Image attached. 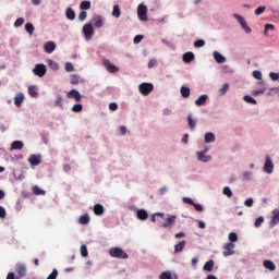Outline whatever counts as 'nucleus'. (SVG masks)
<instances>
[{"label": "nucleus", "instance_id": "obj_1", "mask_svg": "<svg viewBox=\"0 0 279 279\" xmlns=\"http://www.w3.org/2000/svg\"><path fill=\"white\" fill-rule=\"evenodd\" d=\"M15 270H16L17 277L16 275H14V272H9L7 275V279H21V278H24V276L27 274V268L23 264H16Z\"/></svg>", "mask_w": 279, "mask_h": 279}, {"label": "nucleus", "instance_id": "obj_2", "mask_svg": "<svg viewBox=\"0 0 279 279\" xmlns=\"http://www.w3.org/2000/svg\"><path fill=\"white\" fill-rule=\"evenodd\" d=\"M110 256H112V258H122V259H128V253H125V251H123V248L121 247H112L109 251Z\"/></svg>", "mask_w": 279, "mask_h": 279}, {"label": "nucleus", "instance_id": "obj_3", "mask_svg": "<svg viewBox=\"0 0 279 279\" xmlns=\"http://www.w3.org/2000/svg\"><path fill=\"white\" fill-rule=\"evenodd\" d=\"M83 35L85 40L93 39V36L95 35V28L93 27V24L87 23L83 26Z\"/></svg>", "mask_w": 279, "mask_h": 279}, {"label": "nucleus", "instance_id": "obj_4", "mask_svg": "<svg viewBox=\"0 0 279 279\" xmlns=\"http://www.w3.org/2000/svg\"><path fill=\"white\" fill-rule=\"evenodd\" d=\"M138 90L141 95H144V97H147L149 93L154 90V84L151 83H142L138 85Z\"/></svg>", "mask_w": 279, "mask_h": 279}, {"label": "nucleus", "instance_id": "obj_5", "mask_svg": "<svg viewBox=\"0 0 279 279\" xmlns=\"http://www.w3.org/2000/svg\"><path fill=\"white\" fill-rule=\"evenodd\" d=\"M234 19H236L238 23H240L242 29H244V32L246 34H252V28H250V26H247V22H245V19L239 14H233Z\"/></svg>", "mask_w": 279, "mask_h": 279}, {"label": "nucleus", "instance_id": "obj_6", "mask_svg": "<svg viewBox=\"0 0 279 279\" xmlns=\"http://www.w3.org/2000/svg\"><path fill=\"white\" fill-rule=\"evenodd\" d=\"M102 66H105V69L108 71V73H119V68L117 65L112 64V62H110V60L104 59Z\"/></svg>", "mask_w": 279, "mask_h": 279}, {"label": "nucleus", "instance_id": "obj_7", "mask_svg": "<svg viewBox=\"0 0 279 279\" xmlns=\"http://www.w3.org/2000/svg\"><path fill=\"white\" fill-rule=\"evenodd\" d=\"M137 16L140 21H147V7L144 4H140L137 7Z\"/></svg>", "mask_w": 279, "mask_h": 279}, {"label": "nucleus", "instance_id": "obj_8", "mask_svg": "<svg viewBox=\"0 0 279 279\" xmlns=\"http://www.w3.org/2000/svg\"><path fill=\"white\" fill-rule=\"evenodd\" d=\"M68 99H74L77 104L82 101V94L77 92V89H71L70 92H66Z\"/></svg>", "mask_w": 279, "mask_h": 279}, {"label": "nucleus", "instance_id": "obj_9", "mask_svg": "<svg viewBox=\"0 0 279 279\" xmlns=\"http://www.w3.org/2000/svg\"><path fill=\"white\" fill-rule=\"evenodd\" d=\"M264 171L268 174L274 173V161H271L269 156L265 158Z\"/></svg>", "mask_w": 279, "mask_h": 279}, {"label": "nucleus", "instance_id": "obj_10", "mask_svg": "<svg viewBox=\"0 0 279 279\" xmlns=\"http://www.w3.org/2000/svg\"><path fill=\"white\" fill-rule=\"evenodd\" d=\"M223 252L222 255L228 257V256H232V254H234V243L229 242L227 244H225L223 246Z\"/></svg>", "mask_w": 279, "mask_h": 279}, {"label": "nucleus", "instance_id": "obj_11", "mask_svg": "<svg viewBox=\"0 0 279 279\" xmlns=\"http://www.w3.org/2000/svg\"><path fill=\"white\" fill-rule=\"evenodd\" d=\"M278 223H279V210L274 209L272 210V216H271L270 221H269V226H270V228H275V226H278Z\"/></svg>", "mask_w": 279, "mask_h": 279}, {"label": "nucleus", "instance_id": "obj_12", "mask_svg": "<svg viewBox=\"0 0 279 279\" xmlns=\"http://www.w3.org/2000/svg\"><path fill=\"white\" fill-rule=\"evenodd\" d=\"M36 75L38 77H45L47 75V65L46 64H36Z\"/></svg>", "mask_w": 279, "mask_h": 279}, {"label": "nucleus", "instance_id": "obj_13", "mask_svg": "<svg viewBox=\"0 0 279 279\" xmlns=\"http://www.w3.org/2000/svg\"><path fill=\"white\" fill-rule=\"evenodd\" d=\"M45 53H53L56 51V43L48 41L44 45Z\"/></svg>", "mask_w": 279, "mask_h": 279}, {"label": "nucleus", "instance_id": "obj_14", "mask_svg": "<svg viewBox=\"0 0 279 279\" xmlns=\"http://www.w3.org/2000/svg\"><path fill=\"white\" fill-rule=\"evenodd\" d=\"M23 101H25V96L23 95V93L15 95L14 105L16 106V108H21V106H23Z\"/></svg>", "mask_w": 279, "mask_h": 279}, {"label": "nucleus", "instance_id": "obj_15", "mask_svg": "<svg viewBox=\"0 0 279 279\" xmlns=\"http://www.w3.org/2000/svg\"><path fill=\"white\" fill-rule=\"evenodd\" d=\"M136 217L141 221H146V219H148V217H149V214H147V210H145V209H138L136 211Z\"/></svg>", "mask_w": 279, "mask_h": 279}, {"label": "nucleus", "instance_id": "obj_16", "mask_svg": "<svg viewBox=\"0 0 279 279\" xmlns=\"http://www.w3.org/2000/svg\"><path fill=\"white\" fill-rule=\"evenodd\" d=\"M175 223V216H169L166 219V223L161 225V228H171V226H173Z\"/></svg>", "mask_w": 279, "mask_h": 279}, {"label": "nucleus", "instance_id": "obj_17", "mask_svg": "<svg viewBox=\"0 0 279 279\" xmlns=\"http://www.w3.org/2000/svg\"><path fill=\"white\" fill-rule=\"evenodd\" d=\"M193 60H195V53L185 52L183 54V62H185V64H189V63L193 62Z\"/></svg>", "mask_w": 279, "mask_h": 279}, {"label": "nucleus", "instance_id": "obj_18", "mask_svg": "<svg viewBox=\"0 0 279 279\" xmlns=\"http://www.w3.org/2000/svg\"><path fill=\"white\" fill-rule=\"evenodd\" d=\"M184 247H186V241L179 242L174 245V254H180V252L184 251Z\"/></svg>", "mask_w": 279, "mask_h": 279}, {"label": "nucleus", "instance_id": "obj_19", "mask_svg": "<svg viewBox=\"0 0 279 279\" xmlns=\"http://www.w3.org/2000/svg\"><path fill=\"white\" fill-rule=\"evenodd\" d=\"M24 146H25V144H23L22 141H14L11 144V151H14V149L21 150V149H23Z\"/></svg>", "mask_w": 279, "mask_h": 279}, {"label": "nucleus", "instance_id": "obj_20", "mask_svg": "<svg viewBox=\"0 0 279 279\" xmlns=\"http://www.w3.org/2000/svg\"><path fill=\"white\" fill-rule=\"evenodd\" d=\"M263 265L266 269H269V271H276V264H274V262L266 259L263 262Z\"/></svg>", "mask_w": 279, "mask_h": 279}, {"label": "nucleus", "instance_id": "obj_21", "mask_svg": "<svg viewBox=\"0 0 279 279\" xmlns=\"http://www.w3.org/2000/svg\"><path fill=\"white\" fill-rule=\"evenodd\" d=\"M78 223L82 226H88V223H90V216H88V214L82 215L78 219Z\"/></svg>", "mask_w": 279, "mask_h": 279}, {"label": "nucleus", "instance_id": "obj_22", "mask_svg": "<svg viewBox=\"0 0 279 279\" xmlns=\"http://www.w3.org/2000/svg\"><path fill=\"white\" fill-rule=\"evenodd\" d=\"M214 59L216 60V62L218 64H223V62H226V57H223L221 53H219L218 51L214 52Z\"/></svg>", "mask_w": 279, "mask_h": 279}, {"label": "nucleus", "instance_id": "obj_23", "mask_svg": "<svg viewBox=\"0 0 279 279\" xmlns=\"http://www.w3.org/2000/svg\"><path fill=\"white\" fill-rule=\"evenodd\" d=\"M65 16L69 21H75V11L72 8H68L65 11Z\"/></svg>", "mask_w": 279, "mask_h": 279}, {"label": "nucleus", "instance_id": "obj_24", "mask_svg": "<svg viewBox=\"0 0 279 279\" xmlns=\"http://www.w3.org/2000/svg\"><path fill=\"white\" fill-rule=\"evenodd\" d=\"M70 80H71L70 84H72L73 86H77V84H80V82H82V78L77 74H72L70 76Z\"/></svg>", "mask_w": 279, "mask_h": 279}, {"label": "nucleus", "instance_id": "obj_25", "mask_svg": "<svg viewBox=\"0 0 279 279\" xmlns=\"http://www.w3.org/2000/svg\"><path fill=\"white\" fill-rule=\"evenodd\" d=\"M197 158L201 162H209L210 156H206L204 151L197 153Z\"/></svg>", "mask_w": 279, "mask_h": 279}, {"label": "nucleus", "instance_id": "obj_26", "mask_svg": "<svg viewBox=\"0 0 279 279\" xmlns=\"http://www.w3.org/2000/svg\"><path fill=\"white\" fill-rule=\"evenodd\" d=\"M94 215H97V216L104 215V205H101V204H96V205L94 206Z\"/></svg>", "mask_w": 279, "mask_h": 279}, {"label": "nucleus", "instance_id": "obj_27", "mask_svg": "<svg viewBox=\"0 0 279 279\" xmlns=\"http://www.w3.org/2000/svg\"><path fill=\"white\" fill-rule=\"evenodd\" d=\"M213 267H215V262L213 259H209L205 263L203 269L204 271H213Z\"/></svg>", "mask_w": 279, "mask_h": 279}, {"label": "nucleus", "instance_id": "obj_28", "mask_svg": "<svg viewBox=\"0 0 279 279\" xmlns=\"http://www.w3.org/2000/svg\"><path fill=\"white\" fill-rule=\"evenodd\" d=\"M181 95L184 99H189V97H191V88L182 86Z\"/></svg>", "mask_w": 279, "mask_h": 279}, {"label": "nucleus", "instance_id": "obj_29", "mask_svg": "<svg viewBox=\"0 0 279 279\" xmlns=\"http://www.w3.org/2000/svg\"><path fill=\"white\" fill-rule=\"evenodd\" d=\"M215 133L209 132L205 134V143H215Z\"/></svg>", "mask_w": 279, "mask_h": 279}, {"label": "nucleus", "instance_id": "obj_30", "mask_svg": "<svg viewBox=\"0 0 279 279\" xmlns=\"http://www.w3.org/2000/svg\"><path fill=\"white\" fill-rule=\"evenodd\" d=\"M208 99L207 95H202L198 99L195 100L196 106H204Z\"/></svg>", "mask_w": 279, "mask_h": 279}, {"label": "nucleus", "instance_id": "obj_31", "mask_svg": "<svg viewBox=\"0 0 279 279\" xmlns=\"http://www.w3.org/2000/svg\"><path fill=\"white\" fill-rule=\"evenodd\" d=\"M112 16H114V19H119L121 16V9L119 8V4L113 5Z\"/></svg>", "mask_w": 279, "mask_h": 279}, {"label": "nucleus", "instance_id": "obj_32", "mask_svg": "<svg viewBox=\"0 0 279 279\" xmlns=\"http://www.w3.org/2000/svg\"><path fill=\"white\" fill-rule=\"evenodd\" d=\"M48 65L50 66V69H52V71H58L60 69V65H58V62L53 60H48Z\"/></svg>", "mask_w": 279, "mask_h": 279}, {"label": "nucleus", "instance_id": "obj_33", "mask_svg": "<svg viewBox=\"0 0 279 279\" xmlns=\"http://www.w3.org/2000/svg\"><path fill=\"white\" fill-rule=\"evenodd\" d=\"M230 243H236V241H239V235H236L235 232H231L229 233V236H228Z\"/></svg>", "mask_w": 279, "mask_h": 279}, {"label": "nucleus", "instance_id": "obj_34", "mask_svg": "<svg viewBox=\"0 0 279 279\" xmlns=\"http://www.w3.org/2000/svg\"><path fill=\"white\" fill-rule=\"evenodd\" d=\"M264 222H265V218L263 216H259L258 218H256L254 226L255 228H260V226H263Z\"/></svg>", "mask_w": 279, "mask_h": 279}, {"label": "nucleus", "instance_id": "obj_35", "mask_svg": "<svg viewBox=\"0 0 279 279\" xmlns=\"http://www.w3.org/2000/svg\"><path fill=\"white\" fill-rule=\"evenodd\" d=\"M80 8L82 10H90V1H87V0L82 1L81 4H80Z\"/></svg>", "mask_w": 279, "mask_h": 279}, {"label": "nucleus", "instance_id": "obj_36", "mask_svg": "<svg viewBox=\"0 0 279 279\" xmlns=\"http://www.w3.org/2000/svg\"><path fill=\"white\" fill-rule=\"evenodd\" d=\"M187 123H189V128H190L191 130H195L196 122H195V120H193V118L191 117V114L187 117Z\"/></svg>", "mask_w": 279, "mask_h": 279}, {"label": "nucleus", "instance_id": "obj_37", "mask_svg": "<svg viewBox=\"0 0 279 279\" xmlns=\"http://www.w3.org/2000/svg\"><path fill=\"white\" fill-rule=\"evenodd\" d=\"M34 24H32V23H27L26 25H25V31L32 36V34H34Z\"/></svg>", "mask_w": 279, "mask_h": 279}, {"label": "nucleus", "instance_id": "obj_38", "mask_svg": "<svg viewBox=\"0 0 279 279\" xmlns=\"http://www.w3.org/2000/svg\"><path fill=\"white\" fill-rule=\"evenodd\" d=\"M223 195H226L227 197H232V190L230 189V186H226L222 190Z\"/></svg>", "mask_w": 279, "mask_h": 279}, {"label": "nucleus", "instance_id": "obj_39", "mask_svg": "<svg viewBox=\"0 0 279 279\" xmlns=\"http://www.w3.org/2000/svg\"><path fill=\"white\" fill-rule=\"evenodd\" d=\"M229 88H230V84H228V83L223 84L222 88L219 89V94L226 95V93H228Z\"/></svg>", "mask_w": 279, "mask_h": 279}, {"label": "nucleus", "instance_id": "obj_40", "mask_svg": "<svg viewBox=\"0 0 279 279\" xmlns=\"http://www.w3.org/2000/svg\"><path fill=\"white\" fill-rule=\"evenodd\" d=\"M243 99L244 101H246V104H252L253 106H256V99L252 98L251 96H244Z\"/></svg>", "mask_w": 279, "mask_h": 279}, {"label": "nucleus", "instance_id": "obj_41", "mask_svg": "<svg viewBox=\"0 0 279 279\" xmlns=\"http://www.w3.org/2000/svg\"><path fill=\"white\" fill-rule=\"evenodd\" d=\"M84 110V107L80 104H76L72 107V112H82Z\"/></svg>", "mask_w": 279, "mask_h": 279}, {"label": "nucleus", "instance_id": "obj_42", "mask_svg": "<svg viewBox=\"0 0 279 279\" xmlns=\"http://www.w3.org/2000/svg\"><path fill=\"white\" fill-rule=\"evenodd\" d=\"M81 256H83L84 258L88 256V248L86 247V245L81 246Z\"/></svg>", "mask_w": 279, "mask_h": 279}, {"label": "nucleus", "instance_id": "obj_43", "mask_svg": "<svg viewBox=\"0 0 279 279\" xmlns=\"http://www.w3.org/2000/svg\"><path fill=\"white\" fill-rule=\"evenodd\" d=\"M159 278H160V279H172L171 272H169V271H163V272L160 274Z\"/></svg>", "mask_w": 279, "mask_h": 279}, {"label": "nucleus", "instance_id": "obj_44", "mask_svg": "<svg viewBox=\"0 0 279 279\" xmlns=\"http://www.w3.org/2000/svg\"><path fill=\"white\" fill-rule=\"evenodd\" d=\"M28 162L31 163V167H33V169L36 167V155H31V157L28 158Z\"/></svg>", "mask_w": 279, "mask_h": 279}, {"label": "nucleus", "instance_id": "obj_45", "mask_svg": "<svg viewBox=\"0 0 279 279\" xmlns=\"http://www.w3.org/2000/svg\"><path fill=\"white\" fill-rule=\"evenodd\" d=\"M24 23H25V19L19 17V19L14 22V27H21Z\"/></svg>", "mask_w": 279, "mask_h": 279}, {"label": "nucleus", "instance_id": "obj_46", "mask_svg": "<svg viewBox=\"0 0 279 279\" xmlns=\"http://www.w3.org/2000/svg\"><path fill=\"white\" fill-rule=\"evenodd\" d=\"M94 26L97 28L104 27V20H101V17H98L95 23Z\"/></svg>", "mask_w": 279, "mask_h": 279}, {"label": "nucleus", "instance_id": "obj_47", "mask_svg": "<svg viewBox=\"0 0 279 279\" xmlns=\"http://www.w3.org/2000/svg\"><path fill=\"white\" fill-rule=\"evenodd\" d=\"M269 77H270V80H272V82H278V80H279V73L270 72V73H269Z\"/></svg>", "mask_w": 279, "mask_h": 279}, {"label": "nucleus", "instance_id": "obj_48", "mask_svg": "<svg viewBox=\"0 0 279 279\" xmlns=\"http://www.w3.org/2000/svg\"><path fill=\"white\" fill-rule=\"evenodd\" d=\"M88 13L86 11H81L78 14V21H86Z\"/></svg>", "mask_w": 279, "mask_h": 279}, {"label": "nucleus", "instance_id": "obj_49", "mask_svg": "<svg viewBox=\"0 0 279 279\" xmlns=\"http://www.w3.org/2000/svg\"><path fill=\"white\" fill-rule=\"evenodd\" d=\"M28 95H31V97H36V86L28 87Z\"/></svg>", "mask_w": 279, "mask_h": 279}, {"label": "nucleus", "instance_id": "obj_50", "mask_svg": "<svg viewBox=\"0 0 279 279\" xmlns=\"http://www.w3.org/2000/svg\"><path fill=\"white\" fill-rule=\"evenodd\" d=\"M267 90V87L260 88V89H255L253 92V95L258 96V95H264V93Z\"/></svg>", "mask_w": 279, "mask_h": 279}, {"label": "nucleus", "instance_id": "obj_51", "mask_svg": "<svg viewBox=\"0 0 279 279\" xmlns=\"http://www.w3.org/2000/svg\"><path fill=\"white\" fill-rule=\"evenodd\" d=\"M244 206H246L247 208H252V206H254V199L253 198H247L244 202Z\"/></svg>", "mask_w": 279, "mask_h": 279}, {"label": "nucleus", "instance_id": "obj_52", "mask_svg": "<svg viewBox=\"0 0 279 279\" xmlns=\"http://www.w3.org/2000/svg\"><path fill=\"white\" fill-rule=\"evenodd\" d=\"M65 71L68 73L73 72L74 71L73 63H71V62L65 63Z\"/></svg>", "mask_w": 279, "mask_h": 279}, {"label": "nucleus", "instance_id": "obj_53", "mask_svg": "<svg viewBox=\"0 0 279 279\" xmlns=\"http://www.w3.org/2000/svg\"><path fill=\"white\" fill-rule=\"evenodd\" d=\"M265 10H266L265 7H258V8L255 10L254 14H255L256 16H259V14H263V12H265Z\"/></svg>", "mask_w": 279, "mask_h": 279}, {"label": "nucleus", "instance_id": "obj_54", "mask_svg": "<svg viewBox=\"0 0 279 279\" xmlns=\"http://www.w3.org/2000/svg\"><path fill=\"white\" fill-rule=\"evenodd\" d=\"M204 45H206V41H204L203 39H198L194 43V47H204Z\"/></svg>", "mask_w": 279, "mask_h": 279}, {"label": "nucleus", "instance_id": "obj_55", "mask_svg": "<svg viewBox=\"0 0 279 279\" xmlns=\"http://www.w3.org/2000/svg\"><path fill=\"white\" fill-rule=\"evenodd\" d=\"M62 101H63L62 96H58L56 98L54 104H56V106H58V108H62Z\"/></svg>", "mask_w": 279, "mask_h": 279}, {"label": "nucleus", "instance_id": "obj_56", "mask_svg": "<svg viewBox=\"0 0 279 279\" xmlns=\"http://www.w3.org/2000/svg\"><path fill=\"white\" fill-rule=\"evenodd\" d=\"M144 36L143 35H136L133 39L134 45H138L143 40Z\"/></svg>", "mask_w": 279, "mask_h": 279}, {"label": "nucleus", "instance_id": "obj_57", "mask_svg": "<svg viewBox=\"0 0 279 279\" xmlns=\"http://www.w3.org/2000/svg\"><path fill=\"white\" fill-rule=\"evenodd\" d=\"M253 77H255V80H263V73H260V71H254Z\"/></svg>", "mask_w": 279, "mask_h": 279}, {"label": "nucleus", "instance_id": "obj_58", "mask_svg": "<svg viewBox=\"0 0 279 279\" xmlns=\"http://www.w3.org/2000/svg\"><path fill=\"white\" fill-rule=\"evenodd\" d=\"M7 211L5 208H3V206H0V219H5L7 217Z\"/></svg>", "mask_w": 279, "mask_h": 279}, {"label": "nucleus", "instance_id": "obj_59", "mask_svg": "<svg viewBox=\"0 0 279 279\" xmlns=\"http://www.w3.org/2000/svg\"><path fill=\"white\" fill-rule=\"evenodd\" d=\"M192 206H194L195 210L197 213H203L204 211V207L201 204H193Z\"/></svg>", "mask_w": 279, "mask_h": 279}, {"label": "nucleus", "instance_id": "obj_60", "mask_svg": "<svg viewBox=\"0 0 279 279\" xmlns=\"http://www.w3.org/2000/svg\"><path fill=\"white\" fill-rule=\"evenodd\" d=\"M183 204H190V206H193L195 204V202H193L191 198L189 197H183Z\"/></svg>", "mask_w": 279, "mask_h": 279}, {"label": "nucleus", "instance_id": "obj_61", "mask_svg": "<svg viewBox=\"0 0 279 279\" xmlns=\"http://www.w3.org/2000/svg\"><path fill=\"white\" fill-rule=\"evenodd\" d=\"M109 110H112V111L119 110V105H117V102H111L109 105Z\"/></svg>", "mask_w": 279, "mask_h": 279}, {"label": "nucleus", "instance_id": "obj_62", "mask_svg": "<svg viewBox=\"0 0 279 279\" xmlns=\"http://www.w3.org/2000/svg\"><path fill=\"white\" fill-rule=\"evenodd\" d=\"M46 194H47V192H45V190L36 186V195H46Z\"/></svg>", "mask_w": 279, "mask_h": 279}, {"label": "nucleus", "instance_id": "obj_63", "mask_svg": "<svg viewBox=\"0 0 279 279\" xmlns=\"http://www.w3.org/2000/svg\"><path fill=\"white\" fill-rule=\"evenodd\" d=\"M119 132H120L121 136H125V134L128 132V128L122 125V126H120Z\"/></svg>", "mask_w": 279, "mask_h": 279}, {"label": "nucleus", "instance_id": "obj_64", "mask_svg": "<svg viewBox=\"0 0 279 279\" xmlns=\"http://www.w3.org/2000/svg\"><path fill=\"white\" fill-rule=\"evenodd\" d=\"M269 29H274V24H266L265 29H264V34L267 35V32H269Z\"/></svg>", "mask_w": 279, "mask_h": 279}]
</instances>
